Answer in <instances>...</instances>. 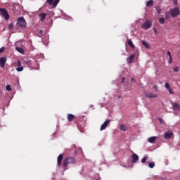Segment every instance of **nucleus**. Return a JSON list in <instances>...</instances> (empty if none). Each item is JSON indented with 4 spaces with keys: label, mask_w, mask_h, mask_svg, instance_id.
Segmentation results:
<instances>
[{
    "label": "nucleus",
    "mask_w": 180,
    "mask_h": 180,
    "mask_svg": "<svg viewBox=\"0 0 180 180\" xmlns=\"http://www.w3.org/2000/svg\"><path fill=\"white\" fill-rule=\"evenodd\" d=\"M75 162L76 161L74 157H68L65 158L63 162V170L67 171V167L68 166V164H75Z\"/></svg>",
    "instance_id": "1"
},
{
    "label": "nucleus",
    "mask_w": 180,
    "mask_h": 180,
    "mask_svg": "<svg viewBox=\"0 0 180 180\" xmlns=\"http://www.w3.org/2000/svg\"><path fill=\"white\" fill-rule=\"evenodd\" d=\"M172 18H176L180 13L179 8L175 7L169 10Z\"/></svg>",
    "instance_id": "2"
},
{
    "label": "nucleus",
    "mask_w": 180,
    "mask_h": 180,
    "mask_svg": "<svg viewBox=\"0 0 180 180\" xmlns=\"http://www.w3.org/2000/svg\"><path fill=\"white\" fill-rule=\"evenodd\" d=\"M0 12L1 16H3L6 20H9V13H8V10H6V8H0Z\"/></svg>",
    "instance_id": "3"
},
{
    "label": "nucleus",
    "mask_w": 180,
    "mask_h": 180,
    "mask_svg": "<svg viewBox=\"0 0 180 180\" xmlns=\"http://www.w3.org/2000/svg\"><path fill=\"white\" fill-rule=\"evenodd\" d=\"M17 25L20 27H26V20H25V18L23 17H20L17 20Z\"/></svg>",
    "instance_id": "4"
},
{
    "label": "nucleus",
    "mask_w": 180,
    "mask_h": 180,
    "mask_svg": "<svg viewBox=\"0 0 180 180\" xmlns=\"http://www.w3.org/2000/svg\"><path fill=\"white\" fill-rule=\"evenodd\" d=\"M151 21L150 20H146L143 24H142L141 27L142 29H144L145 30H148L150 27H151Z\"/></svg>",
    "instance_id": "5"
},
{
    "label": "nucleus",
    "mask_w": 180,
    "mask_h": 180,
    "mask_svg": "<svg viewBox=\"0 0 180 180\" xmlns=\"http://www.w3.org/2000/svg\"><path fill=\"white\" fill-rule=\"evenodd\" d=\"M109 123H110V120H107L101 126L100 128L101 131L106 129V127L109 125Z\"/></svg>",
    "instance_id": "6"
},
{
    "label": "nucleus",
    "mask_w": 180,
    "mask_h": 180,
    "mask_svg": "<svg viewBox=\"0 0 180 180\" xmlns=\"http://www.w3.org/2000/svg\"><path fill=\"white\" fill-rule=\"evenodd\" d=\"M63 158H64V155L60 154L57 158V165L58 167H61V163L63 162Z\"/></svg>",
    "instance_id": "7"
},
{
    "label": "nucleus",
    "mask_w": 180,
    "mask_h": 180,
    "mask_svg": "<svg viewBox=\"0 0 180 180\" xmlns=\"http://www.w3.org/2000/svg\"><path fill=\"white\" fill-rule=\"evenodd\" d=\"M5 64H6V58L5 57L0 58V66L1 67V68H5Z\"/></svg>",
    "instance_id": "8"
},
{
    "label": "nucleus",
    "mask_w": 180,
    "mask_h": 180,
    "mask_svg": "<svg viewBox=\"0 0 180 180\" xmlns=\"http://www.w3.org/2000/svg\"><path fill=\"white\" fill-rule=\"evenodd\" d=\"M157 96H158V95L153 94L152 92L146 94V97L149 98V99L155 98Z\"/></svg>",
    "instance_id": "9"
},
{
    "label": "nucleus",
    "mask_w": 180,
    "mask_h": 180,
    "mask_svg": "<svg viewBox=\"0 0 180 180\" xmlns=\"http://www.w3.org/2000/svg\"><path fill=\"white\" fill-rule=\"evenodd\" d=\"M131 158H132L131 162L133 164H136V162H137V161H139V155H137V154H136V153H134L131 155Z\"/></svg>",
    "instance_id": "10"
},
{
    "label": "nucleus",
    "mask_w": 180,
    "mask_h": 180,
    "mask_svg": "<svg viewBox=\"0 0 180 180\" xmlns=\"http://www.w3.org/2000/svg\"><path fill=\"white\" fill-rule=\"evenodd\" d=\"M67 119L68 122H74V120H75V115L72 114H68Z\"/></svg>",
    "instance_id": "11"
},
{
    "label": "nucleus",
    "mask_w": 180,
    "mask_h": 180,
    "mask_svg": "<svg viewBox=\"0 0 180 180\" xmlns=\"http://www.w3.org/2000/svg\"><path fill=\"white\" fill-rule=\"evenodd\" d=\"M17 64L18 68H16V71H18V72H20V71H23V66H20L22 65V63L20 60H18Z\"/></svg>",
    "instance_id": "12"
},
{
    "label": "nucleus",
    "mask_w": 180,
    "mask_h": 180,
    "mask_svg": "<svg viewBox=\"0 0 180 180\" xmlns=\"http://www.w3.org/2000/svg\"><path fill=\"white\" fill-rule=\"evenodd\" d=\"M172 131H168L165 133V139H169L172 137Z\"/></svg>",
    "instance_id": "13"
},
{
    "label": "nucleus",
    "mask_w": 180,
    "mask_h": 180,
    "mask_svg": "<svg viewBox=\"0 0 180 180\" xmlns=\"http://www.w3.org/2000/svg\"><path fill=\"white\" fill-rule=\"evenodd\" d=\"M173 110H180V105L176 103H173Z\"/></svg>",
    "instance_id": "14"
},
{
    "label": "nucleus",
    "mask_w": 180,
    "mask_h": 180,
    "mask_svg": "<svg viewBox=\"0 0 180 180\" xmlns=\"http://www.w3.org/2000/svg\"><path fill=\"white\" fill-rule=\"evenodd\" d=\"M134 57H136L134 54H132L129 56V58H128L129 64H131V63H133V60H134Z\"/></svg>",
    "instance_id": "15"
},
{
    "label": "nucleus",
    "mask_w": 180,
    "mask_h": 180,
    "mask_svg": "<svg viewBox=\"0 0 180 180\" xmlns=\"http://www.w3.org/2000/svg\"><path fill=\"white\" fill-rule=\"evenodd\" d=\"M155 140H157V137L156 136H152V137H150L148 139V141L149 143H155Z\"/></svg>",
    "instance_id": "16"
},
{
    "label": "nucleus",
    "mask_w": 180,
    "mask_h": 180,
    "mask_svg": "<svg viewBox=\"0 0 180 180\" xmlns=\"http://www.w3.org/2000/svg\"><path fill=\"white\" fill-rule=\"evenodd\" d=\"M15 49L17 51H18V53H20V54H25V50H23V49L17 46L15 47Z\"/></svg>",
    "instance_id": "17"
},
{
    "label": "nucleus",
    "mask_w": 180,
    "mask_h": 180,
    "mask_svg": "<svg viewBox=\"0 0 180 180\" xmlns=\"http://www.w3.org/2000/svg\"><path fill=\"white\" fill-rule=\"evenodd\" d=\"M142 44L144 47H146V49H150V44H148L147 41H142Z\"/></svg>",
    "instance_id": "18"
},
{
    "label": "nucleus",
    "mask_w": 180,
    "mask_h": 180,
    "mask_svg": "<svg viewBox=\"0 0 180 180\" xmlns=\"http://www.w3.org/2000/svg\"><path fill=\"white\" fill-rule=\"evenodd\" d=\"M60 0H54L53 4H52L53 8H57V5H58Z\"/></svg>",
    "instance_id": "19"
},
{
    "label": "nucleus",
    "mask_w": 180,
    "mask_h": 180,
    "mask_svg": "<svg viewBox=\"0 0 180 180\" xmlns=\"http://www.w3.org/2000/svg\"><path fill=\"white\" fill-rule=\"evenodd\" d=\"M153 5H154V1H153V0H149L146 3V6H153Z\"/></svg>",
    "instance_id": "20"
},
{
    "label": "nucleus",
    "mask_w": 180,
    "mask_h": 180,
    "mask_svg": "<svg viewBox=\"0 0 180 180\" xmlns=\"http://www.w3.org/2000/svg\"><path fill=\"white\" fill-rule=\"evenodd\" d=\"M46 19V13H41L40 14V20L43 22Z\"/></svg>",
    "instance_id": "21"
},
{
    "label": "nucleus",
    "mask_w": 180,
    "mask_h": 180,
    "mask_svg": "<svg viewBox=\"0 0 180 180\" xmlns=\"http://www.w3.org/2000/svg\"><path fill=\"white\" fill-rule=\"evenodd\" d=\"M128 44L129 46H130V47H131L132 49H134V44H133V41H131V39H129L128 40Z\"/></svg>",
    "instance_id": "22"
},
{
    "label": "nucleus",
    "mask_w": 180,
    "mask_h": 180,
    "mask_svg": "<svg viewBox=\"0 0 180 180\" xmlns=\"http://www.w3.org/2000/svg\"><path fill=\"white\" fill-rule=\"evenodd\" d=\"M159 22L160 25H164L165 23V18H160L159 19Z\"/></svg>",
    "instance_id": "23"
},
{
    "label": "nucleus",
    "mask_w": 180,
    "mask_h": 180,
    "mask_svg": "<svg viewBox=\"0 0 180 180\" xmlns=\"http://www.w3.org/2000/svg\"><path fill=\"white\" fill-rule=\"evenodd\" d=\"M120 130H121V131H126V127H124L123 124H121L120 126Z\"/></svg>",
    "instance_id": "24"
},
{
    "label": "nucleus",
    "mask_w": 180,
    "mask_h": 180,
    "mask_svg": "<svg viewBox=\"0 0 180 180\" xmlns=\"http://www.w3.org/2000/svg\"><path fill=\"white\" fill-rule=\"evenodd\" d=\"M148 167L149 168H154L155 167V164L154 163V162H151L148 164Z\"/></svg>",
    "instance_id": "25"
},
{
    "label": "nucleus",
    "mask_w": 180,
    "mask_h": 180,
    "mask_svg": "<svg viewBox=\"0 0 180 180\" xmlns=\"http://www.w3.org/2000/svg\"><path fill=\"white\" fill-rule=\"evenodd\" d=\"M147 160H148V156H146L143 158H142L141 159L142 164H144V162H146V161H147Z\"/></svg>",
    "instance_id": "26"
},
{
    "label": "nucleus",
    "mask_w": 180,
    "mask_h": 180,
    "mask_svg": "<svg viewBox=\"0 0 180 180\" xmlns=\"http://www.w3.org/2000/svg\"><path fill=\"white\" fill-rule=\"evenodd\" d=\"M155 10H156V12H158V13H161V7L160 6H156Z\"/></svg>",
    "instance_id": "27"
},
{
    "label": "nucleus",
    "mask_w": 180,
    "mask_h": 180,
    "mask_svg": "<svg viewBox=\"0 0 180 180\" xmlns=\"http://www.w3.org/2000/svg\"><path fill=\"white\" fill-rule=\"evenodd\" d=\"M13 27V22H11L8 25V29H9L10 30H12Z\"/></svg>",
    "instance_id": "28"
},
{
    "label": "nucleus",
    "mask_w": 180,
    "mask_h": 180,
    "mask_svg": "<svg viewBox=\"0 0 180 180\" xmlns=\"http://www.w3.org/2000/svg\"><path fill=\"white\" fill-rule=\"evenodd\" d=\"M165 86L166 89H169V88H171V86L169 85V83H165Z\"/></svg>",
    "instance_id": "29"
},
{
    "label": "nucleus",
    "mask_w": 180,
    "mask_h": 180,
    "mask_svg": "<svg viewBox=\"0 0 180 180\" xmlns=\"http://www.w3.org/2000/svg\"><path fill=\"white\" fill-rule=\"evenodd\" d=\"M54 2V0H47V4H49V5H53Z\"/></svg>",
    "instance_id": "30"
},
{
    "label": "nucleus",
    "mask_w": 180,
    "mask_h": 180,
    "mask_svg": "<svg viewBox=\"0 0 180 180\" xmlns=\"http://www.w3.org/2000/svg\"><path fill=\"white\" fill-rule=\"evenodd\" d=\"M169 93L170 94V95H174V90H172V89H171V87L169 89H168Z\"/></svg>",
    "instance_id": "31"
},
{
    "label": "nucleus",
    "mask_w": 180,
    "mask_h": 180,
    "mask_svg": "<svg viewBox=\"0 0 180 180\" xmlns=\"http://www.w3.org/2000/svg\"><path fill=\"white\" fill-rule=\"evenodd\" d=\"M6 91H12V89L11 88V85L9 84L6 86Z\"/></svg>",
    "instance_id": "32"
},
{
    "label": "nucleus",
    "mask_w": 180,
    "mask_h": 180,
    "mask_svg": "<svg viewBox=\"0 0 180 180\" xmlns=\"http://www.w3.org/2000/svg\"><path fill=\"white\" fill-rule=\"evenodd\" d=\"M168 63L169 64H172V56L169 57Z\"/></svg>",
    "instance_id": "33"
},
{
    "label": "nucleus",
    "mask_w": 180,
    "mask_h": 180,
    "mask_svg": "<svg viewBox=\"0 0 180 180\" xmlns=\"http://www.w3.org/2000/svg\"><path fill=\"white\" fill-rule=\"evenodd\" d=\"M173 71H174V72H178V71H179V68H178V67L174 68L173 69Z\"/></svg>",
    "instance_id": "34"
},
{
    "label": "nucleus",
    "mask_w": 180,
    "mask_h": 180,
    "mask_svg": "<svg viewBox=\"0 0 180 180\" xmlns=\"http://www.w3.org/2000/svg\"><path fill=\"white\" fill-rule=\"evenodd\" d=\"M5 51V47H1L0 49V53H4Z\"/></svg>",
    "instance_id": "35"
},
{
    "label": "nucleus",
    "mask_w": 180,
    "mask_h": 180,
    "mask_svg": "<svg viewBox=\"0 0 180 180\" xmlns=\"http://www.w3.org/2000/svg\"><path fill=\"white\" fill-rule=\"evenodd\" d=\"M158 121H159L160 123H161V124L164 123V120H162V118H160V117L158 118Z\"/></svg>",
    "instance_id": "36"
},
{
    "label": "nucleus",
    "mask_w": 180,
    "mask_h": 180,
    "mask_svg": "<svg viewBox=\"0 0 180 180\" xmlns=\"http://www.w3.org/2000/svg\"><path fill=\"white\" fill-rule=\"evenodd\" d=\"M167 54L169 57H172V56L171 55V52L169 51H167Z\"/></svg>",
    "instance_id": "37"
},
{
    "label": "nucleus",
    "mask_w": 180,
    "mask_h": 180,
    "mask_svg": "<svg viewBox=\"0 0 180 180\" xmlns=\"http://www.w3.org/2000/svg\"><path fill=\"white\" fill-rule=\"evenodd\" d=\"M165 18H166V19H169V14L166 13Z\"/></svg>",
    "instance_id": "38"
},
{
    "label": "nucleus",
    "mask_w": 180,
    "mask_h": 180,
    "mask_svg": "<svg viewBox=\"0 0 180 180\" xmlns=\"http://www.w3.org/2000/svg\"><path fill=\"white\" fill-rule=\"evenodd\" d=\"M153 88H154V89H155V91H157L158 89V86H157V85H154Z\"/></svg>",
    "instance_id": "39"
},
{
    "label": "nucleus",
    "mask_w": 180,
    "mask_h": 180,
    "mask_svg": "<svg viewBox=\"0 0 180 180\" xmlns=\"http://www.w3.org/2000/svg\"><path fill=\"white\" fill-rule=\"evenodd\" d=\"M174 5H177V4H178V0H174Z\"/></svg>",
    "instance_id": "40"
},
{
    "label": "nucleus",
    "mask_w": 180,
    "mask_h": 180,
    "mask_svg": "<svg viewBox=\"0 0 180 180\" xmlns=\"http://www.w3.org/2000/svg\"><path fill=\"white\" fill-rule=\"evenodd\" d=\"M39 34H43V30H40L39 31Z\"/></svg>",
    "instance_id": "41"
},
{
    "label": "nucleus",
    "mask_w": 180,
    "mask_h": 180,
    "mask_svg": "<svg viewBox=\"0 0 180 180\" xmlns=\"http://www.w3.org/2000/svg\"><path fill=\"white\" fill-rule=\"evenodd\" d=\"M123 82H124V77H122V78L121 83L123 84Z\"/></svg>",
    "instance_id": "42"
},
{
    "label": "nucleus",
    "mask_w": 180,
    "mask_h": 180,
    "mask_svg": "<svg viewBox=\"0 0 180 180\" xmlns=\"http://www.w3.org/2000/svg\"><path fill=\"white\" fill-rule=\"evenodd\" d=\"M131 81L136 82V79L132 77V78L131 79Z\"/></svg>",
    "instance_id": "43"
},
{
    "label": "nucleus",
    "mask_w": 180,
    "mask_h": 180,
    "mask_svg": "<svg viewBox=\"0 0 180 180\" xmlns=\"http://www.w3.org/2000/svg\"><path fill=\"white\" fill-rule=\"evenodd\" d=\"M155 33H157V30L154 29Z\"/></svg>",
    "instance_id": "44"
}]
</instances>
